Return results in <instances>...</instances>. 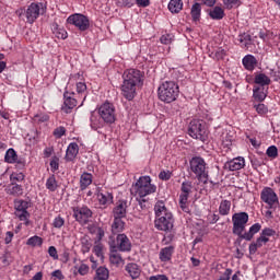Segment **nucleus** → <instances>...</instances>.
Wrapping results in <instances>:
<instances>
[{"instance_id":"obj_1","label":"nucleus","mask_w":280,"mask_h":280,"mask_svg":"<svg viewBox=\"0 0 280 280\" xmlns=\"http://www.w3.org/2000/svg\"><path fill=\"white\" fill-rule=\"evenodd\" d=\"M122 80V95L128 102H132L137 95V86H143V72L138 69L126 70Z\"/></svg>"},{"instance_id":"obj_2","label":"nucleus","mask_w":280,"mask_h":280,"mask_svg":"<svg viewBox=\"0 0 280 280\" xmlns=\"http://www.w3.org/2000/svg\"><path fill=\"white\" fill-rule=\"evenodd\" d=\"M180 90L178 88V83L174 81H165L158 89L159 100H161V102H165L166 104L176 102Z\"/></svg>"},{"instance_id":"obj_3","label":"nucleus","mask_w":280,"mask_h":280,"mask_svg":"<svg viewBox=\"0 0 280 280\" xmlns=\"http://www.w3.org/2000/svg\"><path fill=\"white\" fill-rule=\"evenodd\" d=\"M190 172L195 174L197 180L207 185L209 183V172H207V162L200 156L191 158L189 161Z\"/></svg>"},{"instance_id":"obj_4","label":"nucleus","mask_w":280,"mask_h":280,"mask_svg":"<svg viewBox=\"0 0 280 280\" xmlns=\"http://www.w3.org/2000/svg\"><path fill=\"white\" fill-rule=\"evenodd\" d=\"M131 191L139 196V198H145V196L156 192V185L152 184L150 176H141L132 186Z\"/></svg>"},{"instance_id":"obj_5","label":"nucleus","mask_w":280,"mask_h":280,"mask_svg":"<svg viewBox=\"0 0 280 280\" xmlns=\"http://www.w3.org/2000/svg\"><path fill=\"white\" fill-rule=\"evenodd\" d=\"M109 250L110 253H130L132 250V243L126 234H118L116 240H113V236L109 237Z\"/></svg>"},{"instance_id":"obj_6","label":"nucleus","mask_w":280,"mask_h":280,"mask_svg":"<svg viewBox=\"0 0 280 280\" xmlns=\"http://www.w3.org/2000/svg\"><path fill=\"white\" fill-rule=\"evenodd\" d=\"M30 207L28 201L20 199L14 201V215L20 220V222H24L25 226H30L32 221H30L31 214L27 211Z\"/></svg>"},{"instance_id":"obj_7","label":"nucleus","mask_w":280,"mask_h":280,"mask_svg":"<svg viewBox=\"0 0 280 280\" xmlns=\"http://www.w3.org/2000/svg\"><path fill=\"white\" fill-rule=\"evenodd\" d=\"M232 233L240 237L244 231H246V224H248V214L246 212H236L232 215Z\"/></svg>"},{"instance_id":"obj_8","label":"nucleus","mask_w":280,"mask_h":280,"mask_svg":"<svg viewBox=\"0 0 280 280\" xmlns=\"http://www.w3.org/2000/svg\"><path fill=\"white\" fill-rule=\"evenodd\" d=\"M188 135L192 139H198L199 141H205L207 139V129L202 120H191L188 128Z\"/></svg>"},{"instance_id":"obj_9","label":"nucleus","mask_w":280,"mask_h":280,"mask_svg":"<svg viewBox=\"0 0 280 280\" xmlns=\"http://www.w3.org/2000/svg\"><path fill=\"white\" fill-rule=\"evenodd\" d=\"M194 189V184L190 180H185L180 186V195H179V207L182 211L185 213H189V207H187V202L189 200V195Z\"/></svg>"},{"instance_id":"obj_10","label":"nucleus","mask_w":280,"mask_h":280,"mask_svg":"<svg viewBox=\"0 0 280 280\" xmlns=\"http://www.w3.org/2000/svg\"><path fill=\"white\" fill-rule=\"evenodd\" d=\"M67 23L74 25V27H78L80 32H86V30L91 27V21L89 20V16L82 13H74L70 15L67 19Z\"/></svg>"},{"instance_id":"obj_11","label":"nucleus","mask_w":280,"mask_h":280,"mask_svg":"<svg viewBox=\"0 0 280 280\" xmlns=\"http://www.w3.org/2000/svg\"><path fill=\"white\" fill-rule=\"evenodd\" d=\"M18 16L21 19V16L25 15L27 23L31 25L40 16V5L38 3H31V5L27 7V10L20 9L16 11Z\"/></svg>"},{"instance_id":"obj_12","label":"nucleus","mask_w":280,"mask_h":280,"mask_svg":"<svg viewBox=\"0 0 280 280\" xmlns=\"http://www.w3.org/2000/svg\"><path fill=\"white\" fill-rule=\"evenodd\" d=\"M98 115L101 119H103L104 124H115V105L108 102L104 103L98 108Z\"/></svg>"},{"instance_id":"obj_13","label":"nucleus","mask_w":280,"mask_h":280,"mask_svg":"<svg viewBox=\"0 0 280 280\" xmlns=\"http://www.w3.org/2000/svg\"><path fill=\"white\" fill-rule=\"evenodd\" d=\"M260 200L268 205L269 209H272L275 205H279V196L271 187H265L260 192Z\"/></svg>"},{"instance_id":"obj_14","label":"nucleus","mask_w":280,"mask_h":280,"mask_svg":"<svg viewBox=\"0 0 280 280\" xmlns=\"http://www.w3.org/2000/svg\"><path fill=\"white\" fill-rule=\"evenodd\" d=\"M154 225L158 231H164L165 233H170L172 229H174V214L155 218Z\"/></svg>"},{"instance_id":"obj_15","label":"nucleus","mask_w":280,"mask_h":280,"mask_svg":"<svg viewBox=\"0 0 280 280\" xmlns=\"http://www.w3.org/2000/svg\"><path fill=\"white\" fill-rule=\"evenodd\" d=\"M72 211L73 218L77 222H80L81 224H86V222H89V219L93 218V211L90 210V208L86 206L75 207Z\"/></svg>"},{"instance_id":"obj_16","label":"nucleus","mask_w":280,"mask_h":280,"mask_svg":"<svg viewBox=\"0 0 280 280\" xmlns=\"http://www.w3.org/2000/svg\"><path fill=\"white\" fill-rule=\"evenodd\" d=\"M75 106H78V98H75V92L66 91L63 93L62 110L69 114L71 113V110H73V108H75Z\"/></svg>"},{"instance_id":"obj_17","label":"nucleus","mask_w":280,"mask_h":280,"mask_svg":"<svg viewBox=\"0 0 280 280\" xmlns=\"http://www.w3.org/2000/svg\"><path fill=\"white\" fill-rule=\"evenodd\" d=\"M128 201L127 200H118L115 208L113 209L114 218H126L128 213Z\"/></svg>"},{"instance_id":"obj_18","label":"nucleus","mask_w":280,"mask_h":280,"mask_svg":"<svg viewBox=\"0 0 280 280\" xmlns=\"http://www.w3.org/2000/svg\"><path fill=\"white\" fill-rule=\"evenodd\" d=\"M242 63L246 71H255V69H257V65H259V61L254 55H246L243 57Z\"/></svg>"},{"instance_id":"obj_19","label":"nucleus","mask_w":280,"mask_h":280,"mask_svg":"<svg viewBox=\"0 0 280 280\" xmlns=\"http://www.w3.org/2000/svg\"><path fill=\"white\" fill-rule=\"evenodd\" d=\"M79 153L80 147L78 145V143L72 142L67 148L65 160L68 163H71L72 161H75V156H78Z\"/></svg>"},{"instance_id":"obj_20","label":"nucleus","mask_w":280,"mask_h":280,"mask_svg":"<svg viewBox=\"0 0 280 280\" xmlns=\"http://www.w3.org/2000/svg\"><path fill=\"white\" fill-rule=\"evenodd\" d=\"M98 203L101 205V207H108V205H113V194L105 191L102 192L100 191V189H97V192L95 194Z\"/></svg>"},{"instance_id":"obj_21","label":"nucleus","mask_w":280,"mask_h":280,"mask_svg":"<svg viewBox=\"0 0 280 280\" xmlns=\"http://www.w3.org/2000/svg\"><path fill=\"white\" fill-rule=\"evenodd\" d=\"M259 231H261V224L255 223L249 228L248 232L242 233L238 237L241 240H245L246 242H250V240H253V237H255Z\"/></svg>"},{"instance_id":"obj_22","label":"nucleus","mask_w":280,"mask_h":280,"mask_svg":"<svg viewBox=\"0 0 280 280\" xmlns=\"http://www.w3.org/2000/svg\"><path fill=\"white\" fill-rule=\"evenodd\" d=\"M125 270L131 279H139L141 277V268L135 262L127 264Z\"/></svg>"},{"instance_id":"obj_23","label":"nucleus","mask_w":280,"mask_h":280,"mask_svg":"<svg viewBox=\"0 0 280 280\" xmlns=\"http://www.w3.org/2000/svg\"><path fill=\"white\" fill-rule=\"evenodd\" d=\"M225 165L230 172H237V170H242L246 164L244 158H235Z\"/></svg>"},{"instance_id":"obj_24","label":"nucleus","mask_w":280,"mask_h":280,"mask_svg":"<svg viewBox=\"0 0 280 280\" xmlns=\"http://www.w3.org/2000/svg\"><path fill=\"white\" fill-rule=\"evenodd\" d=\"M154 212L156 218H167V215H172L170 210L165 207V202L158 201L154 206Z\"/></svg>"},{"instance_id":"obj_25","label":"nucleus","mask_w":280,"mask_h":280,"mask_svg":"<svg viewBox=\"0 0 280 280\" xmlns=\"http://www.w3.org/2000/svg\"><path fill=\"white\" fill-rule=\"evenodd\" d=\"M51 32L54 36H56V38H59L61 40H65L69 37V34L67 33L65 27H60V25H58V23L56 22L51 24Z\"/></svg>"},{"instance_id":"obj_26","label":"nucleus","mask_w":280,"mask_h":280,"mask_svg":"<svg viewBox=\"0 0 280 280\" xmlns=\"http://www.w3.org/2000/svg\"><path fill=\"white\" fill-rule=\"evenodd\" d=\"M190 16L194 23H198L202 16V4L195 2L190 9Z\"/></svg>"},{"instance_id":"obj_27","label":"nucleus","mask_w":280,"mask_h":280,"mask_svg":"<svg viewBox=\"0 0 280 280\" xmlns=\"http://www.w3.org/2000/svg\"><path fill=\"white\" fill-rule=\"evenodd\" d=\"M9 196H23V186L19 185L18 183H10L5 189Z\"/></svg>"},{"instance_id":"obj_28","label":"nucleus","mask_w":280,"mask_h":280,"mask_svg":"<svg viewBox=\"0 0 280 280\" xmlns=\"http://www.w3.org/2000/svg\"><path fill=\"white\" fill-rule=\"evenodd\" d=\"M208 15L212 21H222L225 16L224 9H222V7H214L208 10Z\"/></svg>"},{"instance_id":"obj_29","label":"nucleus","mask_w":280,"mask_h":280,"mask_svg":"<svg viewBox=\"0 0 280 280\" xmlns=\"http://www.w3.org/2000/svg\"><path fill=\"white\" fill-rule=\"evenodd\" d=\"M124 218L114 217V222L112 224V233L117 235V233H121L126 228V222L122 220Z\"/></svg>"},{"instance_id":"obj_30","label":"nucleus","mask_w":280,"mask_h":280,"mask_svg":"<svg viewBox=\"0 0 280 280\" xmlns=\"http://www.w3.org/2000/svg\"><path fill=\"white\" fill-rule=\"evenodd\" d=\"M174 255V246H167L160 250L159 258L160 261H171L172 256Z\"/></svg>"},{"instance_id":"obj_31","label":"nucleus","mask_w":280,"mask_h":280,"mask_svg":"<svg viewBox=\"0 0 280 280\" xmlns=\"http://www.w3.org/2000/svg\"><path fill=\"white\" fill-rule=\"evenodd\" d=\"M90 126L92 130H98V128H104V121L101 116L95 115V113L91 114L90 117Z\"/></svg>"},{"instance_id":"obj_32","label":"nucleus","mask_w":280,"mask_h":280,"mask_svg":"<svg viewBox=\"0 0 280 280\" xmlns=\"http://www.w3.org/2000/svg\"><path fill=\"white\" fill-rule=\"evenodd\" d=\"M93 183V175L91 173H83L80 177V189L84 191Z\"/></svg>"},{"instance_id":"obj_33","label":"nucleus","mask_w":280,"mask_h":280,"mask_svg":"<svg viewBox=\"0 0 280 280\" xmlns=\"http://www.w3.org/2000/svg\"><path fill=\"white\" fill-rule=\"evenodd\" d=\"M168 10L172 14H178L183 10V0H171L168 2Z\"/></svg>"},{"instance_id":"obj_34","label":"nucleus","mask_w":280,"mask_h":280,"mask_svg":"<svg viewBox=\"0 0 280 280\" xmlns=\"http://www.w3.org/2000/svg\"><path fill=\"white\" fill-rule=\"evenodd\" d=\"M254 82L259 84V86H270L271 81L265 73H259L255 75Z\"/></svg>"},{"instance_id":"obj_35","label":"nucleus","mask_w":280,"mask_h":280,"mask_svg":"<svg viewBox=\"0 0 280 280\" xmlns=\"http://www.w3.org/2000/svg\"><path fill=\"white\" fill-rule=\"evenodd\" d=\"M46 189L48 191H56L58 189V180H56V175H50L46 180Z\"/></svg>"},{"instance_id":"obj_36","label":"nucleus","mask_w":280,"mask_h":280,"mask_svg":"<svg viewBox=\"0 0 280 280\" xmlns=\"http://www.w3.org/2000/svg\"><path fill=\"white\" fill-rule=\"evenodd\" d=\"M219 213L220 215H229L231 213V201L230 200H222L219 206Z\"/></svg>"},{"instance_id":"obj_37","label":"nucleus","mask_w":280,"mask_h":280,"mask_svg":"<svg viewBox=\"0 0 280 280\" xmlns=\"http://www.w3.org/2000/svg\"><path fill=\"white\" fill-rule=\"evenodd\" d=\"M93 244L91 243V238L89 236H82L81 237V252L83 255H86L91 250V247Z\"/></svg>"},{"instance_id":"obj_38","label":"nucleus","mask_w":280,"mask_h":280,"mask_svg":"<svg viewBox=\"0 0 280 280\" xmlns=\"http://www.w3.org/2000/svg\"><path fill=\"white\" fill-rule=\"evenodd\" d=\"M109 272L106 267H100L96 269V276L94 277V280H108Z\"/></svg>"},{"instance_id":"obj_39","label":"nucleus","mask_w":280,"mask_h":280,"mask_svg":"<svg viewBox=\"0 0 280 280\" xmlns=\"http://www.w3.org/2000/svg\"><path fill=\"white\" fill-rule=\"evenodd\" d=\"M16 159H19V155L16 154V151L14 149L11 148L5 152V163H16Z\"/></svg>"},{"instance_id":"obj_40","label":"nucleus","mask_w":280,"mask_h":280,"mask_svg":"<svg viewBox=\"0 0 280 280\" xmlns=\"http://www.w3.org/2000/svg\"><path fill=\"white\" fill-rule=\"evenodd\" d=\"M253 40V37H250V34L243 33L238 35V42L241 43L242 47H248Z\"/></svg>"},{"instance_id":"obj_41","label":"nucleus","mask_w":280,"mask_h":280,"mask_svg":"<svg viewBox=\"0 0 280 280\" xmlns=\"http://www.w3.org/2000/svg\"><path fill=\"white\" fill-rule=\"evenodd\" d=\"M253 93L254 98L257 100V102H264V100L267 97V94L264 92V90H261V88H255Z\"/></svg>"},{"instance_id":"obj_42","label":"nucleus","mask_w":280,"mask_h":280,"mask_svg":"<svg viewBox=\"0 0 280 280\" xmlns=\"http://www.w3.org/2000/svg\"><path fill=\"white\" fill-rule=\"evenodd\" d=\"M27 246H43V237L40 236H33L30 237L26 242Z\"/></svg>"},{"instance_id":"obj_43","label":"nucleus","mask_w":280,"mask_h":280,"mask_svg":"<svg viewBox=\"0 0 280 280\" xmlns=\"http://www.w3.org/2000/svg\"><path fill=\"white\" fill-rule=\"evenodd\" d=\"M109 261H110V264H114L115 266H119V264H121L124 261V259L121 258V255L118 254L117 252H112V254L109 256Z\"/></svg>"},{"instance_id":"obj_44","label":"nucleus","mask_w":280,"mask_h":280,"mask_svg":"<svg viewBox=\"0 0 280 280\" xmlns=\"http://www.w3.org/2000/svg\"><path fill=\"white\" fill-rule=\"evenodd\" d=\"M25 180V174L23 173H12L10 175V183H23Z\"/></svg>"},{"instance_id":"obj_45","label":"nucleus","mask_w":280,"mask_h":280,"mask_svg":"<svg viewBox=\"0 0 280 280\" xmlns=\"http://www.w3.org/2000/svg\"><path fill=\"white\" fill-rule=\"evenodd\" d=\"M223 5H225L228 10H232V8L242 5V0H223Z\"/></svg>"},{"instance_id":"obj_46","label":"nucleus","mask_w":280,"mask_h":280,"mask_svg":"<svg viewBox=\"0 0 280 280\" xmlns=\"http://www.w3.org/2000/svg\"><path fill=\"white\" fill-rule=\"evenodd\" d=\"M266 154L269 159H277V156H279V149H277L276 145H270L267 149Z\"/></svg>"},{"instance_id":"obj_47","label":"nucleus","mask_w":280,"mask_h":280,"mask_svg":"<svg viewBox=\"0 0 280 280\" xmlns=\"http://www.w3.org/2000/svg\"><path fill=\"white\" fill-rule=\"evenodd\" d=\"M52 135L56 139H62L67 135V129L63 126L57 127Z\"/></svg>"},{"instance_id":"obj_48","label":"nucleus","mask_w":280,"mask_h":280,"mask_svg":"<svg viewBox=\"0 0 280 280\" xmlns=\"http://www.w3.org/2000/svg\"><path fill=\"white\" fill-rule=\"evenodd\" d=\"M54 229H62L65 226V218H62L60 214L57 215L52 221Z\"/></svg>"},{"instance_id":"obj_49","label":"nucleus","mask_w":280,"mask_h":280,"mask_svg":"<svg viewBox=\"0 0 280 280\" xmlns=\"http://www.w3.org/2000/svg\"><path fill=\"white\" fill-rule=\"evenodd\" d=\"M77 93L79 95H84L83 100H86V83L78 82L77 83Z\"/></svg>"},{"instance_id":"obj_50","label":"nucleus","mask_w":280,"mask_h":280,"mask_svg":"<svg viewBox=\"0 0 280 280\" xmlns=\"http://www.w3.org/2000/svg\"><path fill=\"white\" fill-rule=\"evenodd\" d=\"M259 38H261V40H264V43H270V40H272V38H275V33L272 32H260L259 33Z\"/></svg>"},{"instance_id":"obj_51","label":"nucleus","mask_w":280,"mask_h":280,"mask_svg":"<svg viewBox=\"0 0 280 280\" xmlns=\"http://www.w3.org/2000/svg\"><path fill=\"white\" fill-rule=\"evenodd\" d=\"M60 168V159L58 156H54L50 161V170L51 172H58Z\"/></svg>"},{"instance_id":"obj_52","label":"nucleus","mask_w":280,"mask_h":280,"mask_svg":"<svg viewBox=\"0 0 280 280\" xmlns=\"http://www.w3.org/2000/svg\"><path fill=\"white\" fill-rule=\"evenodd\" d=\"M254 108L258 113V115H266V113H268V106H266L264 103L254 105Z\"/></svg>"},{"instance_id":"obj_53","label":"nucleus","mask_w":280,"mask_h":280,"mask_svg":"<svg viewBox=\"0 0 280 280\" xmlns=\"http://www.w3.org/2000/svg\"><path fill=\"white\" fill-rule=\"evenodd\" d=\"M260 235L262 237H275V235H277V231H275L273 229H270V228H265Z\"/></svg>"},{"instance_id":"obj_54","label":"nucleus","mask_w":280,"mask_h":280,"mask_svg":"<svg viewBox=\"0 0 280 280\" xmlns=\"http://www.w3.org/2000/svg\"><path fill=\"white\" fill-rule=\"evenodd\" d=\"M34 120L38 121V124H45V121H49V116L47 114H37L34 116Z\"/></svg>"},{"instance_id":"obj_55","label":"nucleus","mask_w":280,"mask_h":280,"mask_svg":"<svg viewBox=\"0 0 280 280\" xmlns=\"http://www.w3.org/2000/svg\"><path fill=\"white\" fill-rule=\"evenodd\" d=\"M269 242H270V238L264 237L262 235H260L254 243L257 245L258 248H261L264 244H268Z\"/></svg>"},{"instance_id":"obj_56","label":"nucleus","mask_w":280,"mask_h":280,"mask_svg":"<svg viewBox=\"0 0 280 280\" xmlns=\"http://www.w3.org/2000/svg\"><path fill=\"white\" fill-rule=\"evenodd\" d=\"M160 180H170L172 178V172L171 171H161L159 174Z\"/></svg>"},{"instance_id":"obj_57","label":"nucleus","mask_w":280,"mask_h":280,"mask_svg":"<svg viewBox=\"0 0 280 280\" xmlns=\"http://www.w3.org/2000/svg\"><path fill=\"white\" fill-rule=\"evenodd\" d=\"M50 275L54 280H65V275L60 269L52 271Z\"/></svg>"},{"instance_id":"obj_58","label":"nucleus","mask_w":280,"mask_h":280,"mask_svg":"<svg viewBox=\"0 0 280 280\" xmlns=\"http://www.w3.org/2000/svg\"><path fill=\"white\" fill-rule=\"evenodd\" d=\"M162 45H172V35L165 34L160 37Z\"/></svg>"},{"instance_id":"obj_59","label":"nucleus","mask_w":280,"mask_h":280,"mask_svg":"<svg viewBox=\"0 0 280 280\" xmlns=\"http://www.w3.org/2000/svg\"><path fill=\"white\" fill-rule=\"evenodd\" d=\"M231 275H233V269L228 268L218 280H231Z\"/></svg>"},{"instance_id":"obj_60","label":"nucleus","mask_w":280,"mask_h":280,"mask_svg":"<svg viewBox=\"0 0 280 280\" xmlns=\"http://www.w3.org/2000/svg\"><path fill=\"white\" fill-rule=\"evenodd\" d=\"M79 275L84 277V275H89V266L86 264H82L78 269Z\"/></svg>"},{"instance_id":"obj_61","label":"nucleus","mask_w":280,"mask_h":280,"mask_svg":"<svg viewBox=\"0 0 280 280\" xmlns=\"http://www.w3.org/2000/svg\"><path fill=\"white\" fill-rule=\"evenodd\" d=\"M217 60H223L224 56H226V50L219 48L214 54Z\"/></svg>"},{"instance_id":"obj_62","label":"nucleus","mask_w":280,"mask_h":280,"mask_svg":"<svg viewBox=\"0 0 280 280\" xmlns=\"http://www.w3.org/2000/svg\"><path fill=\"white\" fill-rule=\"evenodd\" d=\"M48 255H50L52 259H58V250L54 246L48 248Z\"/></svg>"},{"instance_id":"obj_63","label":"nucleus","mask_w":280,"mask_h":280,"mask_svg":"<svg viewBox=\"0 0 280 280\" xmlns=\"http://www.w3.org/2000/svg\"><path fill=\"white\" fill-rule=\"evenodd\" d=\"M93 250L96 257H103L102 245H95Z\"/></svg>"},{"instance_id":"obj_64","label":"nucleus","mask_w":280,"mask_h":280,"mask_svg":"<svg viewBox=\"0 0 280 280\" xmlns=\"http://www.w3.org/2000/svg\"><path fill=\"white\" fill-rule=\"evenodd\" d=\"M150 280H168V279H167V276L165 275H158V276L150 277Z\"/></svg>"}]
</instances>
